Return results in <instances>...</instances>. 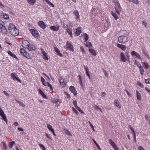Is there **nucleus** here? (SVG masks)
<instances>
[{"label": "nucleus", "instance_id": "nucleus-1", "mask_svg": "<svg viewBox=\"0 0 150 150\" xmlns=\"http://www.w3.org/2000/svg\"><path fill=\"white\" fill-rule=\"evenodd\" d=\"M114 2L115 5V9L116 12L118 15H120V11H122V9L117 0L114 1Z\"/></svg>", "mask_w": 150, "mask_h": 150}, {"label": "nucleus", "instance_id": "nucleus-2", "mask_svg": "<svg viewBox=\"0 0 150 150\" xmlns=\"http://www.w3.org/2000/svg\"><path fill=\"white\" fill-rule=\"evenodd\" d=\"M129 40L128 37L125 35H121L118 37V42L120 43H125Z\"/></svg>", "mask_w": 150, "mask_h": 150}, {"label": "nucleus", "instance_id": "nucleus-3", "mask_svg": "<svg viewBox=\"0 0 150 150\" xmlns=\"http://www.w3.org/2000/svg\"><path fill=\"white\" fill-rule=\"evenodd\" d=\"M4 23L2 21H0V31L4 34H7L8 33L6 28L4 25Z\"/></svg>", "mask_w": 150, "mask_h": 150}, {"label": "nucleus", "instance_id": "nucleus-4", "mask_svg": "<svg viewBox=\"0 0 150 150\" xmlns=\"http://www.w3.org/2000/svg\"><path fill=\"white\" fill-rule=\"evenodd\" d=\"M126 53L125 54L123 52L120 53V61L123 62H125L127 59V57L126 55Z\"/></svg>", "mask_w": 150, "mask_h": 150}, {"label": "nucleus", "instance_id": "nucleus-5", "mask_svg": "<svg viewBox=\"0 0 150 150\" xmlns=\"http://www.w3.org/2000/svg\"><path fill=\"white\" fill-rule=\"evenodd\" d=\"M10 34L12 35L16 36L18 35L19 32L18 29L16 27L9 32Z\"/></svg>", "mask_w": 150, "mask_h": 150}, {"label": "nucleus", "instance_id": "nucleus-6", "mask_svg": "<svg viewBox=\"0 0 150 150\" xmlns=\"http://www.w3.org/2000/svg\"><path fill=\"white\" fill-rule=\"evenodd\" d=\"M11 76L13 80L15 81L16 80L20 83L21 82V81L20 80L19 78L18 77V75L17 74L15 73H12L11 74Z\"/></svg>", "mask_w": 150, "mask_h": 150}, {"label": "nucleus", "instance_id": "nucleus-7", "mask_svg": "<svg viewBox=\"0 0 150 150\" xmlns=\"http://www.w3.org/2000/svg\"><path fill=\"white\" fill-rule=\"evenodd\" d=\"M30 31L32 35L35 37L38 38L39 36V34L38 31L35 29H30Z\"/></svg>", "mask_w": 150, "mask_h": 150}, {"label": "nucleus", "instance_id": "nucleus-8", "mask_svg": "<svg viewBox=\"0 0 150 150\" xmlns=\"http://www.w3.org/2000/svg\"><path fill=\"white\" fill-rule=\"evenodd\" d=\"M109 143L111 144L115 150H119L118 148L117 147L116 144L113 142L112 139H109Z\"/></svg>", "mask_w": 150, "mask_h": 150}, {"label": "nucleus", "instance_id": "nucleus-9", "mask_svg": "<svg viewBox=\"0 0 150 150\" xmlns=\"http://www.w3.org/2000/svg\"><path fill=\"white\" fill-rule=\"evenodd\" d=\"M67 33L70 35L71 37H72V34L71 32V29L72 28L71 24H70L69 25H67Z\"/></svg>", "mask_w": 150, "mask_h": 150}, {"label": "nucleus", "instance_id": "nucleus-10", "mask_svg": "<svg viewBox=\"0 0 150 150\" xmlns=\"http://www.w3.org/2000/svg\"><path fill=\"white\" fill-rule=\"evenodd\" d=\"M67 46L68 50H69L72 52H73L74 51L73 46L72 45L71 42H67Z\"/></svg>", "mask_w": 150, "mask_h": 150}, {"label": "nucleus", "instance_id": "nucleus-11", "mask_svg": "<svg viewBox=\"0 0 150 150\" xmlns=\"http://www.w3.org/2000/svg\"><path fill=\"white\" fill-rule=\"evenodd\" d=\"M22 44L23 47L25 48H27L28 47V46H29V45L30 44V43L27 40H25L23 41Z\"/></svg>", "mask_w": 150, "mask_h": 150}, {"label": "nucleus", "instance_id": "nucleus-12", "mask_svg": "<svg viewBox=\"0 0 150 150\" xmlns=\"http://www.w3.org/2000/svg\"><path fill=\"white\" fill-rule=\"evenodd\" d=\"M38 24L42 28L44 29L46 27V26L45 25V23L42 21H40L38 23Z\"/></svg>", "mask_w": 150, "mask_h": 150}, {"label": "nucleus", "instance_id": "nucleus-13", "mask_svg": "<svg viewBox=\"0 0 150 150\" xmlns=\"http://www.w3.org/2000/svg\"><path fill=\"white\" fill-rule=\"evenodd\" d=\"M117 46L118 47L121 49L123 51H125L126 49V47L124 45L117 43Z\"/></svg>", "mask_w": 150, "mask_h": 150}, {"label": "nucleus", "instance_id": "nucleus-14", "mask_svg": "<svg viewBox=\"0 0 150 150\" xmlns=\"http://www.w3.org/2000/svg\"><path fill=\"white\" fill-rule=\"evenodd\" d=\"M131 54L132 56H135L136 57L138 58L139 59H141V57L139 54H138L134 51H133L132 52Z\"/></svg>", "mask_w": 150, "mask_h": 150}, {"label": "nucleus", "instance_id": "nucleus-15", "mask_svg": "<svg viewBox=\"0 0 150 150\" xmlns=\"http://www.w3.org/2000/svg\"><path fill=\"white\" fill-rule=\"evenodd\" d=\"M114 104L118 108L120 109L121 106L118 100L116 99L114 100Z\"/></svg>", "mask_w": 150, "mask_h": 150}, {"label": "nucleus", "instance_id": "nucleus-16", "mask_svg": "<svg viewBox=\"0 0 150 150\" xmlns=\"http://www.w3.org/2000/svg\"><path fill=\"white\" fill-rule=\"evenodd\" d=\"M69 89L74 94V95L75 96L77 95V92L75 89V88L74 86H71L70 87Z\"/></svg>", "mask_w": 150, "mask_h": 150}, {"label": "nucleus", "instance_id": "nucleus-17", "mask_svg": "<svg viewBox=\"0 0 150 150\" xmlns=\"http://www.w3.org/2000/svg\"><path fill=\"white\" fill-rule=\"evenodd\" d=\"M28 47L27 48L29 51H32V50H35L36 49V47L33 45H29Z\"/></svg>", "mask_w": 150, "mask_h": 150}, {"label": "nucleus", "instance_id": "nucleus-18", "mask_svg": "<svg viewBox=\"0 0 150 150\" xmlns=\"http://www.w3.org/2000/svg\"><path fill=\"white\" fill-rule=\"evenodd\" d=\"M81 27L77 28L76 30V31L75 32V34L76 36H78L81 33Z\"/></svg>", "mask_w": 150, "mask_h": 150}, {"label": "nucleus", "instance_id": "nucleus-19", "mask_svg": "<svg viewBox=\"0 0 150 150\" xmlns=\"http://www.w3.org/2000/svg\"><path fill=\"white\" fill-rule=\"evenodd\" d=\"M16 26L15 25L12 24L10 23L8 27V30L9 31V32L11 30H12Z\"/></svg>", "mask_w": 150, "mask_h": 150}, {"label": "nucleus", "instance_id": "nucleus-20", "mask_svg": "<svg viewBox=\"0 0 150 150\" xmlns=\"http://www.w3.org/2000/svg\"><path fill=\"white\" fill-rule=\"evenodd\" d=\"M38 91L39 93L42 96L43 98H46V99H47V97L46 96L45 94L43 93L42 91L40 88L39 89Z\"/></svg>", "mask_w": 150, "mask_h": 150}, {"label": "nucleus", "instance_id": "nucleus-21", "mask_svg": "<svg viewBox=\"0 0 150 150\" xmlns=\"http://www.w3.org/2000/svg\"><path fill=\"white\" fill-rule=\"evenodd\" d=\"M142 64L143 66L144 67V68L146 69H148L150 66L148 64L147 62H142Z\"/></svg>", "mask_w": 150, "mask_h": 150}, {"label": "nucleus", "instance_id": "nucleus-22", "mask_svg": "<svg viewBox=\"0 0 150 150\" xmlns=\"http://www.w3.org/2000/svg\"><path fill=\"white\" fill-rule=\"evenodd\" d=\"M136 94L137 100H141V95L140 94L138 91H136Z\"/></svg>", "mask_w": 150, "mask_h": 150}, {"label": "nucleus", "instance_id": "nucleus-23", "mask_svg": "<svg viewBox=\"0 0 150 150\" xmlns=\"http://www.w3.org/2000/svg\"><path fill=\"white\" fill-rule=\"evenodd\" d=\"M7 52L11 56L15 58V59H18V58L14 54L12 53L11 51H8Z\"/></svg>", "mask_w": 150, "mask_h": 150}, {"label": "nucleus", "instance_id": "nucleus-24", "mask_svg": "<svg viewBox=\"0 0 150 150\" xmlns=\"http://www.w3.org/2000/svg\"><path fill=\"white\" fill-rule=\"evenodd\" d=\"M89 50L93 55L94 56H95L96 55V53L95 50L93 49H89Z\"/></svg>", "mask_w": 150, "mask_h": 150}, {"label": "nucleus", "instance_id": "nucleus-25", "mask_svg": "<svg viewBox=\"0 0 150 150\" xmlns=\"http://www.w3.org/2000/svg\"><path fill=\"white\" fill-rule=\"evenodd\" d=\"M74 13L75 15L76 16V19H77V18H79V13L78 11L77 10H75L74 12Z\"/></svg>", "mask_w": 150, "mask_h": 150}, {"label": "nucleus", "instance_id": "nucleus-26", "mask_svg": "<svg viewBox=\"0 0 150 150\" xmlns=\"http://www.w3.org/2000/svg\"><path fill=\"white\" fill-rule=\"evenodd\" d=\"M50 28L51 30H53V31H57L58 30L59 28V27L57 28L55 26H51Z\"/></svg>", "mask_w": 150, "mask_h": 150}, {"label": "nucleus", "instance_id": "nucleus-27", "mask_svg": "<svg viewBox=\"0 0 150 150\" xmlns=\"http://www.w3.org/2000/svg\"><path fill=\"white\" fill-rule=\"evenodd\" d=\"M28 2L31 5H33L35 3L36 0H28Z\"/></svg>", "mask_w": 150, "mask_h": 150}, {"label": "nucleus", "instance_id": "nucleus-28", "mask_svg": "<svg viewBox=\"0 0 150 150\" xmlns=\"http://www.w3.org/2000/svg\"><path fill=\"white\" fill-rule=\"evenodd\" d=\"M44 1H45L46 3L49 4V5L51 6L52 7H54V5L49 0H43Z\"/></svg>", "mask_w": 150, "mask_h": 150}, {"label": "nucleus", "instance_id": "nucleus-29", "mask_svg": "<svg viewBox=\"0 0 150 150\" xmlns=\"http://www.w3.org/2000/svg\"><path fill=\"white\" fill-rule=\"evenodd\" d=\"M84 68L86 71V74L88 76L89 79H90V76L89 73V71L88 68H86L85 66H84Z\"/></svg>", "mask_w": 150, "mask_h": 150}, {"label": "nucleus", "instance_id": "nucleus-30", "mask_svg": "<svg viewBox=\"0 0 150 150\" xmlns=\"http://www.w3.org/2000/svg\"><path fill=\"white\" fill-rule=\"evenodd\" d=\"M142 51L144 54L148 58V59H150V58L149 57V54L147 53V52L144 49L142 50Z\"/></svg>", "mask_w": 150, "mask_h": 150}, {"label": "nucleus", "instance_id": "nucleus-31", "mask_svg": "<svg viewBox=\"0 0 150 150\" xmlns=\"http://www.w3.org/2000/svg\"><path fill=\"white\" fill-rule=\"evenodd\" d=\"M23 55L25 57L28 58L30 59V56L29 55V54L28 53L25 52L23 54Z\"/></svg>", "mask_w": 150, "mask_h": 150}, {"label": "nucleus", "instance_id": "nucleus-32", "mask_svg": "<svg viewBox=\"0 0 150 150\" xmlns=\"http://www.w3.org/2000/svg\"><path fill=\"white\" fill-rule=\"evenodd\" d=\"M111 14L114 17V18L116 20H117L118 18V16H117V14H116L115 13L113 12V11H112Z\"/></svg>", "mask_w": 150, "mask_h": 150}, {"label": "nucleus", "instance_id": "nucleus-33", "mask_svg": "<svg viewBox=\"0 0 150 150\" xmlns=\"http://www.w3.org/2000/svg\"><path fill=\"white\" fill-rule=\"evenodd\" d=\"M140 70V73L142 75L144 74V71L143 68L142 66L141 67L139 68Z\"/></svg>", "mask_w": 150, "mask_h": 150}, {"label": "nucleus", "instance_id": "nucleus-34", "mask_svg": "<svg viewBox=\"0 0 150 150\" xmlns=\"http://www.w3.org/2000/svg\"><path fill=\"white\" fill-rule=\"evenodd\" d=\"M1 117H2V119L5 121L6 124L7 123V120L6 118V117L5 115L4 114V115H2L1 116Z\"/></svg>", "mask_w": 150, "mask_h": 150}, {"label": "nucleus", "instance_id": "nucleus-35", "mask_svg": "<svg viewBox=\"0 0 150 150\" xmlns=\"http://www.w3.org/2000/svg\"><path fill=\"white\" fill-rule=\"evenodd\" d=\"M134 64H136L139 68L142 66L141 64L136 60L134 61Z\"/></svg>", "mask_w": 150, "mask_h": 150}, {"label": "nucleus", "instance_id": "nucleus-36", "mask_svg": "<svg viewBox=\"0 0 150 150\" xmlns=\"http://www.w3.org/2000/svg\"><path fill=\"white\" fill-rule=\"evenodd\" d=\"M47 127L48 129L51 132L53 131L54 129L52 128V126L51 125L49 124L47 125Z\"/></svg>", "mask_w": 150, "mask_h": 150}, {"label": "nucleus", "instance_id": "nucleus-37", "mask_svg": "<svg viewBox=\"0 0 150 150\" xmlns=\"http://www.w3.org/2000/svg\"><path fill=\"white\" fill-rule=\"evenodd\" d=\"M15 100L18 103H19V105L22 106L23 107H24L25 106V105L23 103L21 102V101H19V100L16 99Z\"/></svg>", "mask_w": 150, "mask_h": 150}, {"label": "nucleus", "instance_id": "nucleus-38", "mask_svg": "<svg viewBox=\"0 0 150 150\" xmlns=\"http://www.w3.org/2000/svg\"><path fill=\"white\" fill-rule=\"evenodd\" d=\"M86 47H90L92 46V45L91 42H87L86 44Z\"/></svg>", "mask_w": 150, "mask_h": 150}, {"label": "nucleus", "instance_id": "nucleus-39", "mask_svg": "<svg viewBox=\"0 0 150 150\" xmlns=\"http://www.w3.org/2000/svg\"><path fill=\"white\" fill-rule=\"evenodd\" d=\"M15 143V142L14 141H12L11 142H9V144H8L10 148H12L13 147L14 144Z\"/></svg>", "mask_w": 150, "mask_h": 150}, {"label": "nucleus", "instance_id": "nucleus-40", "mask_svg": "<svg viewBox=\"0 0 150 150\" xmlns=\"http://www.w3.org/2000/svg\"><path fill=\"white\" fill-rule=\"evenodd\" d=\"M39 145L40 147L42 150H46L44 145L41 144H39Z\"/></svg>", "mask_w": 150, "mask_h": 150}, {"label": "nucleus", "instance_id": "nucleus-41", "mask_svg": "<svg viewBox=\"0 0 150 150\" xmlns=\"http://www.w3.org/2000/svg\"><path fill=\"white\" fill-rule=\"evenodd\" d=\"M65 132L66 134H67L69 136H72L70 132L67 129H65Z\"/></svg>", "mask_w": 150, "mask_h": 150}, {"label": "nucleus", "instance_id": "nucleus-42", "mask_svg": "<svg viewBox=\"0 0 150 150\" xmlns=\"http://www.w3.org/2000/svg\"><path fill=\"white\" fill-rule=\"evenodd\" d=\"M137 83L138 85L140 86L141 88H144V85L142 83H141L140 81H138L137 82Z\"/></svg>", "mask_w": 150, "mask_h": 150}, {"label": "nucleus", "instance_id": "nucleus-43", "mask_svg": "<svg viewBox=\"0 0 150 150\" xmlns=\"http://www.w3.org/2000/svg\"><path fill=\"white\" fill-rule=\"evenodd\" d=\"M93 141L97 146V147L99 149V150H101V149L100 148L99 146V145L97 143L96 141L94 139H93Z\"/></svg>", "mask_w": 150, "mask_h": 150}, {"label": "nucleus", "instance_id": "nucleus-44", "mask_svg": "<svg viewBox=\"0 0 150 150\" xmlns=\"http://www.w3.org/2000/svg\"><path fill=\"white\" fill-rule=\"evenodd\" d=\"M81 113H83L84 114H85L84 112H83V111L81 110L80 108L79 107H77L76 108Z\"/></svg>", "mask_w": 150, "mask_h": 150}, {"label": "nucleus", "instance_id": "nucleus-45", "mask_svg": "<svg viewBox=\"0 0 150 150\" xmlns=\"http://www.w3.org/2000/svg\"><path fill=\"white\" fill-rule=\"evenodd\" d=\"M2 143L3 144V147L4 148V149H7V147L6 143L3 142H2Z\"/></svg>", "mask_w": 150, "mask_h": 150}, {"label": "nucleus", "instance_id": "nucleus-46", "mask_svg": "<svg viewBox=\"0 0 150 150\" xmlns=\"http://www.w3.org/2000/svg\"><path fill=\"white\" fill-rule=\"evenodd\" d=\"M72 109L74 112L77 115H78L79 114V113L76 110L74 107L72 108Z\"/></svg>", "mask_w": 150, "mask_h": 150}, {"label": "nucleus", "instance_id": "nucleus-47", "mask_svg": "<svg viewBox=\"0 0 150 150\" xmlns=\"http://www.w3.org/2000/svg\"><path fill=\"white\" fill-rule=\"evenodd\" d=\"M132 2H133L136 4H137L139 3L138 0H132Z\"/></svg>", "mask_w": 150, "mask_h": 150}, {"label": "nucleus", "instance_id": "nucleus-48", "mask_svg": "<svg viewBox=\"0 0 150 150\" xmlns=\"http://www.w3.org/2000/svg\"><path fill=\"white\" fill-rule=\"evenodd\" d=\"M25 52L26 51L23 48H21L20 49V52L23 55Z\"/></svg>", "mask_w": 150, "mask_h": 150}, {"label": "nucleus", "instance_id": "nucleus-49", "mask_svg": "<svg viewBox=\"0 0 150 150\" xmlns=\"http://www.w3.org/2000/svg\"><path fill=\"white\" fill-rule=\"evenodd\" d=\"M59 80L60 83V84H61L62 82H63L64 81V79L62 77H59Z\"/></svg>", "mask_w": 150, "mask_h": 150}, {"label": "nucleus", "instance_id": "nucleus-50", "mask_svg": "<svg viewBox=\"0 0 150 150\" xmlns=\"http://www.w3.org/2000/svg\"><path fill=\"white\" fill-rule=\"evenodd\" d=\"M77 101L76 100H74L73 102V103L74 104V105L76 108L77 107H78L77 105Z\"/></svg>", "mask_w": 150, "mask_h": 150}, {"label": "nucleus", "instance_id": "nucleus-51", "mask_svg": "<svg viewBox=\"0 0 150 150\" xmlns=\"http://www.w3.org/2000/svg\"><path fill=\"white\" fill-rule=\"evenodd\" d=\"M84 34L85 35V41L86 42V41H87L88 40V36L86 33H85Z\"/></svg>", "mask_w": 150, "mask_h": 150}, {"label": "nucleus", "instance_id": "nucleus-52", "mask_svg": "<svg viewBox=\"0 0 150 150\" xmlns=\"http://www.w3.org/2000/svg\"><path fill=\"white\" fill-rule=\"evenodd\" d=\"M94 108L95 109H98L99 110H100V111L102 112V110L100 108H99L98 106H97V105H95L94 106Z\"/></svg>", "mask_w": 150, "mask_h": 150}, {"label": "nucleus", "instance_id": "nucleus-53", "mask_svg": "<svg viewBox=\"0 0 150 150\" xmlns=\"http://www.w3.org/2000/svg\"><path fill=\"white\" fill-rule=\"evenodd\" d=\"M142 24L145 27H146L147 25V23L146 21H142Z\"/></svg>", "mask_w": 150, "mask_h": 150}, {"label": "nucleus", "instance_id": "nucleus-54", "mask_svg": "<svg viewBox=\"0 0 150 150\" xmlns=\"http://www.w3.org/2000/svg\"><path fill=\"white\" fill-rule=\"evenodd\" d=\"M46 135L47 138L50 140H52V138L50 134H48L47 133H46Z\"/></svg>", "mask_w": 150, "mask_h": 150}, {"label": "nucleus", "instance_id": "nucleus-55", "mask_svg": "<svg viewBox=\"0 0 150 150\" xmlns=\"http://www.w3.org/2000/svg\"><path fill=\"white\" fill-rule=\"evenodd\" d=\"M44 57H43V59H46L47 60H48L49 59V58L47 57V54H46L45 55V54L44 55Z\"/></svg>", "mask_w": 150, "mask_h": 150}, {"label": "nucleus", "instance_id": "nucleus-56", "mask_svg": "<svg viewBox=\"0 0 150 150\" xmlns=\"http://www.w3.org/2000/svg\"><path fill=\"white\" fill-rule=\"evenodd\" d=\"M88 122L90 124V125L91 127L92 128V129L94 131V126H93V125L91 123V122L90 121H88Z\"/></svg>", "mask_w": 150, "mask_h": 150}, {"label": "nucleus", "instance_id": "nucleus-57", "mask_svg": "<svg viewBox=\"0 0 150 150\" xmlns=\"http://www.w3.org/2000/svg\"><path fill=\"white\" fill-rule=\"evenodd\" d=\"M78 77L79 78V80H80V82L81 83V84L82 85V80L81 77L80 75H79L78 76Z\"/></svg>", "mask_w": 150, "mask_h": 150}, {"label": "nucleus", "instance_id": "nucleus-58", "mask_svg": "<svg viewBox=\"0 0 150 150\" xmlns=\"http://www.w3.org/2000/svg\"><path fill=\"white\" fill-rule=\"evenodd\" d=\"M145 117L146 118V120L147 121H150V119L149 118V116L148 115H146Z\"/></svg>", "mask_w": 150, "mask_h": 150}, {"label": "nucleus", "instance_id": "nucleus-59", "mask_svg": "<svg viewBox=\"0 0 150 150\" xmlns=\"http://www.w3.org/2000/svg\"><path fill=\"white\" fill-rule=\"evenodd\" d=\"M47 86L50 87V89L52 91L53 90L52 85L50 84L49 83H48Z\"/></svg>", "mask_w": 150, "mask_h": 150}, {"label": "nucleus", "instance_id": "nucleus-60", "mask_svg": "<svg viewBox=\"0 0 150 150\" xmlns=\"http://www.w3.org/2000/svg\"><path fill=\"white\" fill-rule=\"evenodd\" d=\"M4 113L3 111L1 109L0 110V115L1 116L3 115H4Z\"/></svg>", "mask_w": 150, "mask_h": 150}, {"label": "nucleus", "instance_id": "nucleus-61", "mask_svg": "<svg viewBox=\"0 0 150 150\" xmlns=\"http://www.w3.org/2000/svg\"><path fill=\"white\" fill-rule=\"evenodd\" d=\"M3 92H4V94L5 95H6L7 96H8V97H9V96H10L9 94L8 93H7L6 91H3Z\"/></svg>", "mask_w": 150, "mask_h": 150}, {"label": "nucleus", "instance_id": "nucleus-62", "mask_svg": "<svg viewBox=\"0 0 150 150\" xmlns=\"http://www.w3.org/2000/svg\"><path fill=\"white\" fill-rule=\"evenodd\" d=\"M126 55H127V61L128 62H129V59H130L129 56V55L128 53H126Z\"/></svg>", "mask_w": 150, "mask_h": 150}, {"label": "nucleus", "instance_id": "nucleus-63", "mask_svg": "<svg viewBox=\"0 0 150 150\" xmlns=\"http://www.w3.org/2000/svg\"><path fill=\"white\" fill-rule=\"evenodd\" d=\"M129 127L131 130L132 132L133 133H134V129L133 128L131 127V126L130 125H129Z\"/></svg>", "mask_w": 150, "mask_h": 150}, {"label": "nucleus", "instance_id": "nucleus-64", "mask_svg": "<svg viewBox=\"0 0 150 150\" xmlns=\"http://www.w3.org/2000/svg\"><path fill=\"white\" fill-rule=\"evenodd\" d=\"M54 50L55 51L57 52L58 53H59L60 52V51L56 47H54Z\"/></svg>", "mask_w": 150, "mask_h": 150}]
</instances>
